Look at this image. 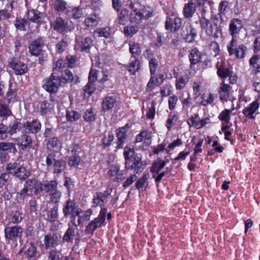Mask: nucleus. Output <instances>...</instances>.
Returning <instances> with one entry per match:
<instances>
[{"instance_id":"f257e3e1","label":"nucleus","mask_w":260,"mask_h":260,"mask_svg":"<svg viewBox=\"0 0 260 260\" xmlns=\"http://www.w3.org/2000/svg\"><path fill=\"white\" fill-rule=\"evenodd\" d=\"M123 155L125 160V169L133 171L134 174L142 173L146 168V164L142 160L141 156L135 153L134 146L126 145Z\"/></svg>"},{"instance_id":"f03ea898","label":"nucleus","mask_w":260,"mask_h":260,"mask_svg":"<svg viewBox=\"0 0 260 260\" xmlns=\"http://www.w3.org/2000/svg\"><path fill=\"white\" fill-rule=\"evenodd\" d=\"M224 20L221 16L212 15L210 19H202L200 25L202 30L210 38H218L222 36L221 28Z\"/></svg>"},{"instance_id":"7ed1b4c3","label":"nucleus","mask_w":260,"mask_h":260,"mask_svg":"<svg viewBox=\"0 0 260 260\" xmlns=\"http://www.w3.org/2000/svg\"><path fill=\"white\" fill-rule=\"evenodd\" d=\"M45 166L48 170H52L54 175H59L64 172L67 162L62 158H58L56 152L51 151L45 156Z\"/></svg>"},{"instance_id":"20e7f679","label":"nucleus","mask_w":260,"mask_h":260,"mask_svg":"<svg viewBox=\"0 0 260 260\" xmlns=\"http://www.w3.org/2000/svg\"><path fill=\"white\" fill-rule=\"evenodd\" d=\"M217 70V74L219 77L223 79L218 89L220 99L222 102L228 101V84L224 83V80L228 77V67L224 57L218 58L216 64Z\"/></svg>"},{"instance_id":"39448f33","label":"nucleus","mask_w":260,"mask_h":260,"mask_svg":"<svg viewBox=\"0 0 260 260\" xmlns=\"http://www.w3.org/2000/svg\"><path fill=\"white\" fill-rule=\"evenodd\" d=\"M8 67L11 69L16 76H22L29 71L28 64L20 56H14L10 58L8 61Z\"/></svg>"},{"instance_id":"423d86ee","label":"nucleus","mask_w":260,"mask_h":260,"mask_svg":"<svg viewBox=\"0 0 260 260\" xmlns=\"http://www.w3.org/2000/svg\"><path fill=\"white\" fill-rule=\"evenodd\" d=\"M23 229L20 225H11L5 227L4 237L7 244L13 243L17 245V241L22 238Z\"/></svg>"},{"instance_id":"0eeeda50","label":"nucleus","mask_w":260,"mask_h":260,"mask_svg":"<svg viewBox=\"0 0 260 260\" xmlns=\"http://www.w3.org/2000/svg\"><path fill=\"white\" fill-rule=\"evenodd\" d=\"M61 85L59 76L54 72L42 81V88L50 93H57Z\"/></svg>"},{"instance_id":"6e6552de","label":"nucleus","mask_w":260,"mask_h":260,"mask_svg":"<svg viewBox=\"0 0 260 260\" xmlns=\"http://www.w3.org/2000/svg\"><path fill=\"white\" fill-rule=\"evenodd\" d=\"M131 128V125L126 123L124 126L118 128L115 131L116 141L114 142L115 151L125 148L124 144L128 141V130Z\"/></svg>"},{"instance_id":"1a4fd4ad","label":"nucleus","mask_w":260,"mask_h":260,"mask_svg":"<svg viewBox=\"0 0 260 260\" xmlns=\"http://www.w3.org/2000/svg\"><path fill=\"white\" fill-rule=\"evenodd\" d=\"M49 21L51 27L58 34L64 35L72 30L68 21L60 16L53 17Z\"/></svg>"},{"instance_id":"9d476101","label":"nucleus","mask_w":260,"mask_h":260,"mask_svg":"<svg viewBox=\"0 0 260 260\" xmlns=\"http://www.w3.org/2000/svg\"><path fill=\"white\" fill-rule=\"evenodd\" d=\"M182 24V19L174 15H168L166 17L165 28L170 32L176 33L181 28Z\"/></svg>"},{"instance_id":"9b49d317","label":"nucleus","mask_w":260,"mask_h":260,"mask_svg":"<svg viewBox=\"0 0 260 260\" xmlns=\"http://www.w3.org/2000/svg\"><path fill=\"white\" fill-rule=\"evenodd\" d=\"M93 45V40L90 37H78L75 39V50L88 53Z\"/></svg>"},{"instance_id":"f8f14e48","label":"nucleus","mask_w":260,"mask_h":260,"mask_svg":"<svg viewBox=\"0 0 260 260\" xmlns=\"http://www.w3.org/2000/svg\"><path fill=\"white\" fill-rule=\"evenodd\" d=\"M18 254L21 255L23 258H27V260H36L35 257L37 254V248L33 242L25 244L21 248Z\"/></svg>"},{"instance_id":"ddd939ff","label":"nucleus","mask_w":260,"mask_h":260,"mask_svg":"<svg viewBox=\"0 0 260 260\" xmlns=\"http://www.w3.org/2000/svg\"><path fill=\"white\" fill-rule=\"evenodd\" d=\"M41 122L37 117L31 121H26L22 124L23 132L28 134L36 135L41 131Z\"/></svg>"},{"instance_id":"4468645a","label":"nucleus","mask_w":260,"mask_h":260,"mask_svg":"<svg viewBox=\"0 0 260 260\" xmlns=\"http://www.w3.org/2000/svg\"><path fill=\"white\" fill-rule=\"evenodd\" d=\"M198 30L191 24L187 25L184 28H182L180 37L186 43H193L197 37Z\"/></svg>"},{"instance_id":"2eb2a0df","label":"nucleus","mask_w":260,"mask_h":260,"mask_svg":"<svg viewBox=\"0 0 260 260\" xmlns=\"http://www.w3.org/2000/svg\"><path fill=\"white\" fill-rule=\"evenodd\" d=\"M41 183L35 178H31L25 180L23 187L32 197L37 196L42 191Z\"/></svg>"},{"instance_id":"dca6fc26","label":"nucleus","mask_w":260,"mask_h":260,"mask_svg":"<svg viewBox=\"0 0 260 260\" xmlns=\"http://www.w3.org/2000/svg\"><path fill=\"white\" fill-rule=\"evenodd\" d=\"M61 236L59 234L51 233L45 234L44 236L43 246L45 250L50 248H55L60 243Z\"/></svg>"},{"instance_id":"f3484780","label":"nucleus","mask_w":260,"mask_h":260,"mask_svg":"<svg viewBox=\"0 0 260 260\" xmlns=\"http://www.w3.org/2000/svg\"><path fill=\"white\" fill-rule=\"evenodd\" d=\"M112 190V188H108L104 192H96L93 196L92 207L95 208L99 206L102 207L104 205L105 200L111 195Z\"/></svg>"},{"instance_id":"a211bd4d","label":"nucleus","mask_w":260,"mask_h":260,"mask_svg":"<svg viewBox=\"0 0 260 260\" xmlns=\"http://www.w3.org/2000/svg\"><path fill=\"white\" fill-rule=\"evenodd\" d=\"M45 45L44 38L39 37L32 41L28 46L29 52L31 56H38L40 53L43 51V48Z\"/></svg>"},{"instance_id":"6ab92c4d","label":"nucleus","mask_w":260,"mask_h":260,"mask_svg":"<svg viewBox=\"0 0 260 260\" xmlns=\"http://www.w3.org/2000/svg\"><path fill=\"white\" fill-rule=\"evenodd\" d=\"M59 79L62 85L67 83L75 85L80 82L78 76L74 75L69 69H66L62 72Z\"/></svg>"},{"instance_id":"aec40b11","label":"nucleus","mask_w":260,"mask_h":260,"mask_svg":"<svg viewBox=\"0 0 260 260\" xmlns=\"http://www.w3.org/2000/svg\"><path fill=\"white\" fill-rule=\"evenodd\" d=\"M17 145L22 150H29L33 147L31 136L28 134L24 133L18 138Z\"/></svg>"},{"instance_id":"412c9836","label":"nucleus","mask_w":260,"mask_h":260,"mask_svg":"<svg viewBox=\"0 0 260 260\" xmlns=\"http://www.w3.org/2000/svg\"><path fill=\"white\" fill-rule=\"evenodd\" d=\"M27 20L40 26L45 18V14L35 9L29 10L27 13Z\"/></svg>"},{"instance_id":"4be33fe9","label":"nucleus","mask_w":260,"mask_h":260,"mask_svg":"<svg viewBox=\"0 0 260 260\" xmlns=\"http://www.w3.org/2000/svg\"><path fill=\"white\" fill-rule=\"evenodd\" d=\"M65 14L69 19H78L81 18L83 14V10L80 6H69Z\"/></svg>"},{"instance_id":"5701e85b","label":"nucleus","mask_w":260,"mask_h":260,"mask_svg":"<svg viewBox=\"0 0 260 260\" xmlns=\"http://www.w3.org/2000/svg\"><path fill=\"white\" fill-rule=\"evenodd\" d=\"M236 41L235 39H232L230 47L229 48V52L230 55L234 54L235 56L238 58H241L244 57L245 52L246 50V47L243 45H240L237 48Z\"/></svg>"},{"instance_id":"b1692460","label":"nucleus","mask_w":260,"mask_h":260,"mask_svg":"<svg viewBox=\"0 0 260 260\" xmlns=\"http://www.w3.org/2000/svg\"><path fill=\"white\" fill-rule=\"evenodd\" d=\"M24 217V214L20 210H11L7 216V220L9 224L13 225H19Z\"/></svg>"},{"instance_id":"393cba45","label":"nucleus","mask_w":260,"mask_h":260,"mask_svg":"<svg viewBox=\"0 0 260 260\" xmlns=\"http://www.w3.org/2000/svg\"><path fill=\"white\" fill-rule=\"evenodd\" d=\"M77 208V203L74 200L69 199L62 205V213L65 218H68L70 215L74 214Z\"/></svg>"},{"instance_id":"a878e982","label":"nucleus","mask_w":260,"mask_h":260,"mask_svg":"<svg viewBox=\"0 0 260 260\" xmlns=\"http://www.w3.org/2000/svg\"><path fill=\"white\" fill-rule=\"evenodd\" d=\"M125 69L131 75H135L137 72H139L141 68V61L138 58H134L126 64L124 65Z\"/></svg>"},{"instance_id":"bb28decb","label":"nucleus","mask_w":260,"mask_h":260,"mask_svg":"<svg viewBox=\"0 0 260 260\" xmlns=\"http://www.w3.org/2000/svg\"><path fill=\"white\" fill-rule=\"evenodd\" d=\"M188 58L190 62V69H192L194 66L201 62V52L199 49L194 47L189 51Z\"/></svg>"},{"instance_id":"cd10ccee","label":"nucleus","mask_w":260,"mask_h":260,"mask_svg":"<svg viewBox=\"0 0 260 260\" xmlns=\"http://www.w3.org/2000/svg\"><path fill=\"white\" fill-rule=\"evenodd\" d=\"M46 142L47 149L50 152L53 150L57 153V151L60 150L61 148L62 143L57 137H52L48 140H46Z\"/></svg>"},{"instance_id":"c85d7f7f","label":"nucleus","mask_w":260,"mask_h":260,"mask_svg":"<svg viewBox=\"0 0 260 260\" xmlns=\"http://www.w3.org/2000/svg\"><path fill=\"white\" fill-rule=\"evenodd\" d=\"M116 102L115 95H107L104 98L102 103V109L104 112H108L112 109Z\"/></svg>"},{"instance_id":"c756f323","label":"nucleus","mask_w":260,"mask_h":260,"mask_svg":"<svg viewBox=\"0 0 260 260\" xmlns=\"http://www.w3.org/2000/svg\"><path fill=\"white\" fill-rule=\"evenodd\" d=\"M242 27V22L240 19L235 18L231 20L229 28L231 35L233 37V39H235L236 35L239 32Z\"/></svg>"},{"instance_id":"7c9ffc66","label":"nucleus","mask_w":260,"mask_h":260,"mask_svg":"<svg viewBox=\"0 0 260 260\" xmlns=\"http://www.w3.org/2000/svg\"><path fill=\"white\" fill-rule=\"evenodd\" d=\"M144 13L141 9H135L129 13V21L132 23L140 24L144 19Z\"/></svg>"},{"instance_id":"2f4dec72","label":"nucleus","mask_w":260,"mask_h":260,"mask_svg":"<svg viewBox=\"0 0 260 260\" xmlns=\"http://www.w3.org/2000/svg\"><path fill=\"white\" fill-rule=\"evenodd\" d=\"M54 109V104L53 101L44 100L40 103V113L42 116L51 113Z\"/></svg>"},{"instance_id":"473e14b6","label":"nucleus","mask_w":260,"mask_h":260,"mask_svg":"<svg viewBox=\"0 0 260 260\" xmlns=\"http://www.w3.org/2000/svg\"><path fill=\"white\" fill-rule=\"evenodd\" d=\"M20 119L15 118L11 121L7 125V132L9 135L12 136L21 130L22 126H21Z\"/></svg>"},{"instance_id":"72a5a7b5","label":"nucleus","mask_w":260,"mask_h":260,"mask_svg":"<svg viewBox=\"0 0 260 260\" xmlns=\"http://www.w3.org/2000/svg\"><path fill=\"white\" fill-rule=\"evenodd\" d=\"M41 185L42 191H44L49 194L57 188L58 182L56 180H45L44 183H41Z\"/></svg>"},{"instance_id":"f704fd0d","label":"nucleus","mask_w":260,"mask_h":260,"mask_svg":"<svg viewBox=\"0 0 260 260\" xmlns=\"http://www.w3.org/2000/svg\"><path fill=\"white\" fill-rule=\"evenodd\" d=\"M13 83L11 82L9 84V88L6 92L5 100L8 104L14 103L17 101V89L13 88Z\"/></svg>"},{"instance_id":"c9c22d12","label":"nucleus","mask_w":260,"mask_h":260,"mask_svg":"<svg viewBox=\"0 0 260 260\" xmlns=\"http://www.w3.org/2000/svg\"><path fill=\"white\" fill-rule=\"evenodd\" d=\"M12 176L23 181L28 178L29 173L27 171L25 167L21 165L19 162Z\"/></svg>"},{"instance_id":"e433bc0d","label":"nucleus","mask_w":260,"mask_h":260,"mask_svg":"<svg viewBox=\"0 0 260 260\" xmlns=\"http://www.w3.org/2000/svg\"><path fill=\"white\" fill-rule=\"evenodd\" d=\"M103 225V224L102 223L94 218L92 220L90 221L85 227V233L86 235H91L92 236L94 232L98 229L102 228Z\"/></svg>"},{"instance_id":"4c0bfd02","label":"nucleus","mask_w":260,"mask_h":260,"mask_svg":"<svg viewBox=\"0 0 260 260\" xmlns=\"http://www.w3.org/2000/svg\"><path fill=\"white\" fill-rule=\"evenodd\" d=\"M259 106V102L257 101H255L249 105V106L244 109L243 113L245 116L249 117L250 118H253V114L258 109Z\"/></svg>"},{"instance_id":"58836bf2","label":"nucleus","mask_w":260,"mask_h":260,"mask_svg":"<svg viewBox=\"0 0 260 260\" xmlns=\"http://www.w3.org/2000/svg\"><path fill=\"white\" fill-rule=\"evenodd\" d=\"M68 229L63 236L62 241L63 242H67L68 243H73L74 238L75 236V230L77 228L71 225L70 223H68Z\"/></svg>"},{"instance_id":"ea45409f","label":"nucleus","mask_w":260,"mask_h":260,"mask_svg":"<svg viewBox=\"0 0 260 260\" xmlns=\"http://www.w3.org/2000/svg\"><path fill=\"white\" fill-rule=\"evenodd\" d=\"M131 58H138L141 53L140 44L136 42L131 41L128 44Z\"/></svg>"},{"instance_id":"a19ab883","label":"nucleus","mask_w":260,"mask_h":260,"mask_svg":"<svg viewBox=\"0 0 260 260\" xmlns=\"http://www.w3.org/2000/svg\"><path fill=\"white\" fill-rule=\"evenodd\" d=\"M58 218V207L57 205L53 206L47 211L45 219L50 223H54Z\"/></svg>"},{"instance_id":"79ce46f5","label":"nucleus","mask_w":260,"mask_h":260,"mask_svg":"<svg viewBox=\"0 0 260 260\" xmlns=\"http://www.w3.org/2000/svg\"><path fill=\"white\" fill-rule=\"evenodd\" d=\"M196 11V5L192 2H188L185 4L183 9V14L185 18H191Z\"/></svg>"},{"instance_id":"37998d69","label":"nucleus","mask_w":260,"mask_h":260,"mask_svg":"<svg viewBox=\"0 0 260 260\" xmlns=\"http://www.w3.org/2000/svg\"><path fill=\"white\" fill-rule=\"evenodd\" d=\"M99 17L96 13H92L85 19L84 23L87 28H92L98 25Z\"/></svg>"},{"instance_id":"c03bdc74","label":"nucleus","mask_w":260,"mask_h":260,"mask_svg":"<svg viewBox=\"0 0 260 260\" xmlns=\"http://www.w3.org/2000/svg\"><path fill=\"white\" fill-rule=\"evenodd\" d=\"M167 161L166 160H162L160 163L154 161L150 168V171L152 174V178H154L165 167Z\"/></svg>"},{"instance_id":"a18cd8bd","label":"nucleus","mask_w":260,"mask_h":260,"mask_svg":"<svg viewBox=\"0 0 260 260\" xmlns=\"http://www.w3.org/2000/svg\"><path fill=\"white\" fill-rule=\"evenodd\" d=\"M178 120V116L175 112H170L168 116V118L165 122V126L168 131H171L172 127L176 124Z\"/></svg>"},{"instance_id":"49530a36","label":"nucleus","mask_w":260,"mask_h":260,"mask_svg":"<svg viewBox=\"0 0 260 260\" xmlns=\"http://www.w3.org/2000/svg\"><path fill=\"white\" fill-rule=\"evenodd\" d=\"M189 78L187 75H183L177 77L175 81V86L177 90H180L184 88L189 82Z\"/></svg>"},{"instance_id":"de8ad7c7","label":"nucleus","mask_w":260,"mask_h":260,"mask_svg":"<svg viewBox=\"0 0 260 260\" xmlns=\"http://www.w3.org/2000/svg\"><path fill=\"white\" fill-rule=\"evenodd\" d=\"M118 21L120 25H125L129 21V12L127 9H121L118 15Z\"/></svg>"},{"instance_id":"09e8293b","label":"nucleus","mask_w":260,"mask_h":260,"mask_svg":"<svg viewBox=\"0 0 260 260\" xmlns=\"http://www.w3.org/2000/svg\"><path fill=\"white\" fill-rule=\"evenodd\" d=\"M221 121H224L226 124L222 126L221 131L224 133V139L228 140V109H225L218 116Z\"/></svg>"},{"instance_id":"8fccbe9b","label":"nucleus","mask_w":260,"mask_h":260,"mask_svg":"<svg viewBox=\"0 0 260 260\" xmlns=\"http://www.w3.org/2000/svg\"><path fill=\"white\" fill-rule=\"evenodd\" d=\"M81 118L80 113L73 109H68L66 110V118L68 121L74 122L77 121Z\"/></svg>"},{"instance_id":"3c124183","label":"nucleus","mask_w":260,"mask_h":260,"mask_svg":"<svg viewBox=\"0 0 260 260\" xmlns=\"http://www.w3.org/2000/svg\"><path fill=\"white\" fill-rule=\"evenodd\" d=\"M149 177L150 175L149 173H145L143 174L142 177L136 180L134 187L138 189L139 191H142V188L144 185L147 182Z\"/></svg>"},{"instance_id":"603ef678","label":"nucleus","mask_w":260,"mask_h":260,"mask_svg":"<svg viewBox=\"0 0 260 260\" xmlns=\"http://www.w3.org/2000/svg\"><path fill=\"white\" fill-rule=\"evenodd\" d=\"M111 29L109 27L97 28L94 31V35L96 37H104L109 38L111 36Z\"/></svg>"},{"instance_id":"864d4df0","label":"nucleus","mask_w":260,"mask_h":260,"mask_svg":"<svg viewBox=\"0 0 260 260\" xmlns=\"http://www.w3.org/2000/svg\"><path fill=\"white\" fill-rule=\"evenodd\" d=\"M27 19L24 18L16 17L14 21V25L15 28L20 31H26L25 26L28 24Z\"/></svg>"},{"instance_id":"5fc2aeb1","label":"nucleus","mask_w":260,"mask_h":260,"mask_svg":"<svg viewBox=\"0 0 260 260\" xmlns=\"http://www.w3.org/2000/svg\"><path fill=\"white\" fill-rule=\"evenodd\" d=\"M49 195V203L56 204H58L60 202L62 197L61 192L58 190L57 188L53 191L50 193Z\"/></svg>"},{"instance_id":"6e6d98bb","label":"nucleus","mask_w":260,"mask_h":260,"mask_svg":"<svg viewBox=\"0 0 260 260\" xmlns=\"http://www.w3.org/2000/svg\"><path fill=\"white\" fill-rule=\"evenodd\" d=\"M53 8L56 12L65 13L68 9L67 3L64 0H55Z\"/></svg>"},{"instance_id":"4d7b16f0","label":"nucleus","mask_w":260,"mask_h":260,"mask_svg":"<svg viewBox=\"0 0 260 260\" xmlns=\"http://www.w3.org/2000/svg\"><path fill=\"white\" fill-rule=\"evenodd\" d=\"M9 104L0 103V117L7 119L8 117L12 115L11 109L9 108Z\"/></svg>"},{"instance_id":"13d9d810","label":"nucleus","mask_w":260,"mask_h":260,"mask_svg":"<svg viewBox=\"0 0 260 260\" xmlns=\"http://www.w3.org/2000/svg\"><path fill=\"white\" fill-rule=\"evenodd\" d=\"M114 140V136L112 133H109L107 136L105 135L102 139L101 143L103 149H107L109 147Z\"/></svg>"},{"instance_id":"bf43d9fd","label":"nucleus","mask_w":260,"mask_h":260,"mask_svg":"<svg viewBox=\"0 0 260 260\" xmlns=\"http://www.w3.org/2000/svg\"><path fill=\"white\" fill-rule=\"evenodd\" d=\"M26 197H31L27 191L23 187L16 194L15 200L18 203H23Z\"/></svg>"},{"instance_id":"052dcab7","label":"nucleus","mask_w":260,"mask_h":260,"mask_svg":"<svg viewBox=\"0 0 260 260\" xmlns=\"http://www.w3.org/2000/svg\"><path fill=\"white\" fill-rule=\"evenodd\" d=\"M138 31V27L134 25H127L123 28V34L125 37H132Z\"/></svg>"},{"instance_id":"680f3d73","label":"nucleus","mask_w":260,"mask_h":260,"mask_svg":"<svg viewBox=\"0 0 260 260\" xmlns=\"http://www.w3.org/2000/svg\"><path fill=\"white\" fill-rule=\"evenodd\" d=\"M81 159L79 155H71L68 159V164L70 168H77L80 164Z\"/></svg>"},{"instance_id":"e2e57ef3","label":"nucleus","mask_w":260,"mask_h":260,"mask_svg":"<svg viewBox=\"0 0 260 260\" xmlns=\"http://www.w3.org/2000/svg\"><path fill=\"white\" fill-rule=\"evenodd\" d=\"M202 101L200 102V105L204 106H206L208 105L211 104L214 101V96L212 94L203 93L201 95Z\"/></svg>"},{"instance_id":"0e129e2a","label":"nucleus","mask_w":260,"mask_h":260,"mask_svg":"<svg viewBox=\"0 0 260 260\" xmlns=\"http://www.w3.org/2000/svg\"><path fill=\"white\" fill-rule=\"evenodd\" d=\"M149 68L151 75H155L159 67L158 61L156 58H151L149 61Z\"/></svg>"},{"instance_id":"69168bd1","label":"nucleus","mask_w":260,"mask_h":260,"mask_svg":"<svg viewBox=\"0 0 260 260\" xmlns=\"http://www.w3.org/2000/svg\"><path fill=\"white\" fill-rule=\"evenodd\" d=\"M95 114L93 112V109L90 108L86 110L83 117L85 122H90L95 120Z\"/></svg>"},{"instance_id":"338daca9","label":"nucleus","mask_w":260,"mask_h":260,"mask_svg":"<svg viewBox=\"0 0 260 260\" xmlns=\"http://www.w3.org/2000/svg\"><path fill=\"white\" fill-rule=\"evenodd\" d=\"M96 87L95 83L88 81L87 84L84 87L83 91L84 93L91 96L95 91Z\"/></svg>"},{"instance_id":"774afa93","label":"nucleus","mask_w":260,"mask_h":260,"mask_svg":"<svg viewBox=\"0 0 260 260\" xmlns=\"http://www.w3.org/2000/svg\"><path fill=\"white\" fill-rule=\"evenodd\" d=\"M28 206L29 213H35L36 215L38 208V204L37 200L35 198L30 199L28 201Z\"/></svg>"}]
</instances>
